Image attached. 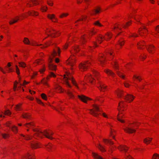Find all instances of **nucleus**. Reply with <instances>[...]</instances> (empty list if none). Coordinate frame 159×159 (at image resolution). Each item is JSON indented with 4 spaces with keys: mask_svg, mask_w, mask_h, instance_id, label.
<instances>
[{
    "mask_svg": "<svg viewBox=\"0 0 159 159\" xmlns=\"http://www.w3.org/2000/svg\"><path fill=\"white\" fill-rule=\"evenodd\" d=\"M49 79V77H48L46 78H44L43 79L41 82L42 83L44 84V85H47L48 86V84H47V80H48Z\"/></svg>",
    "mask_w": 159,
    "mask_h": 159,
    "instance_id": "nucleus-28",
    "label": "nucleus"
},
{
    "mask_svg": "<svg viewBox=\"0 0 159 159\" xmlns=\"http://www.w3.org/2000/svg\"><path fill=\"white\" fill-rule=\"evenodd\" d=\"M16 72L18 75H19V74H20V70H19L18 66L16 65Z\"/></svg>",
    "mask_w": 159,
    "mask_h": 159,
    "instance_id": "nucleus-53",
    "label": "nucleus"
},
{
    "mask_svg": "<svg viewBox=\"0 0 159 159\" xmlns=\"http://www.w3.org/2000/svg\"><path fill=\"white\" fill-rule=\"evenodd\" d=\"M19 20V18L18 17V18L16 19H13L11 21H10L9 22V23L10 24H12L14 23H15L17 21Z\"/></svg>",
    "mask_w": 159,
    "mask_h": 159,
    "instance_id": "nucleus-40",
    "label": "nucleus"
},
{
    "mask_svg": "<svg viewBox=\"0 0 159 159\" xmlns=\"http://www.w3.org/2000/svg\"><path fill=\"white\" fill-rule=\"evenodd\" d=\"M74 50L76 52H78L79 51V46L78 45L76 46L74 48Z\"/></svg>",
    "mask_w": 159,
    "mask_h": 159,
    "instance_id": "nucleus-55",
    "label": "nucleus"
},
{
    "mask_svg": "<svg viewBox=\"0 0 159 159\" xmlns=\"http://www.w3.org/2000/svg\"><path fill=\"white\" fill-rule=\"evenodd\" d=\"M85 78L88 79L91 83H93L94 79L91 75L89 74L88 75L85 77Z\"/></svg>",
    "mask_w": 159,
    "mask_h": 159,
    "instance_id": "nucleus-14",
    "label": "nucleus"
},
{
    "mask_svg": "<svg viewBox=\"0 0 159 159\" xmlns=\"http://www.w3.org/2000/svg\"><path fill=\"white\" fill-rule=\"evenodd\" d=\"M133 78H135V79H137L139 81H140V79L139 78V76H137L135 75H134V76H133Z\"/></svg>",
    "mask_w": 159,
    "mask_h": 159,
    "instance_id": "nucleus-60",
    "label": "nucleus"
},
{
    "mask_svg": "<svg viewBox=\"0 0 159 159\" xmlns=\"http://www.w3.org/2000/svg\"><path fill=\"white\" fill-rule=\"evenodd\" d=\"M33 131L35 132L34 135L37 137L42 138L43 135L45 136L46 138L52 139H53V137L51 136V135L53 134V133L52 132L49 133L46 130H44L43 132L40 130L38 129H33Z\"/></svg>",
    "mask_w": 159,
    "mask_h": 159,
    "instance_id": "nucleus-1",
    "label": "nucleus"
},
{
    "mask_svg": "<svg viewBox=\"0 0 159 159\" xmlns=\"http://www.w3.org/2000/svg\"><path fill=\"white\" fill-rule=\"evenodd\" d=\"M30 115L27 113H24L22 115V116L24 118L29 119L30 117Z\"/></svg>",
    "mask_w": 159,
    "mask_h": 159,
    "instance_id": "nucleus-26",
    "label": "nucleus"
},
{
    "mask_svg": "<svg viewBox=\"0 0 159 159\" xmlns=\"http://www.w3.org/2000/svg\"><path fill=\"white\" fill-rule=\"evenodd\" d=\"M47 148L49 151H51L52 149H54V146L51 143H49L48 144L46 145Z\"/></svg>",
    "mask_w": 159,
    "mask_h": 159,
    "instance_id": "nucleus-17",
    "label": "nucleus"
},
{
    "mask_svg": "<svg viewBox=\"0 0 159 159\" xmlns=\"http://www.w3.org/2000/svg\"><path fill=\"white\" fill-rule=\"evenodd\" d=\"M57 89L60 91V92H62V88L59 86H58L57 88Z\"/></svg>",
    "mask_w": 159,
    "mask_h": 159,
    "instance_id": "nucleus-59",
    "label": "nucleus"
},
{
    "mask_svg": "<svg viewBox=\"0 0 159 159\" xmlns=\"http://www.w3.org/2000/svg\"><path fill=\"white\" fill-rule=\"evenodd\" d=\"M1 134L2 136V137L5 139H6V138H8L9 137V135L7 134Z\"/></svg>",
    "mask_w": 159,
    "mask_h": 159,
    "instance_id": "nucleus-43",
    "label": "nucleus"
},
{
    "mask_svg": "<svg viewBox=\"0 0 159 159\" xmlns=\"http://www.w3.org/2000/svg\"><path fill=\"white\" fill-rule=\"evenodd\" d=\"M94 24L95 25H98L100 26H102V25L99 22V21L98 20L95 22Z\"/></svg>",
    "mask_w": 159,
    "mask_h": 159,
    "instance_id": "nucleus-47",
    "label": "nucleus"
},
{
    "mask_svg": "<svg viewBox=\"0 0 159 159\" xmlns=\"http://www.w3.org/2000/svg\"><path fill=\"white\" fill-rule=\"evenodd\" d=\"M146 46L148 51L150 53H152L153 50L155 48L154 46L151 44Z\"/></svg>",
    "mask_w": 159,
    "mask_h": 159,
    "instance_id": "nucleus-11",
    "label": "nucleus"
},
{
    "mask_svg": "<svg viewBox=\"0 0 159 159\" xmlns=\"http://www.w3.org/2000/svg\"><path fill=\"white\" fill-rule=\"evenodd\" d=\"M123 91L119 89L118 91H116V93L118 97L121 98L122 96H124L123 93Z\"/></svg>",
    "mask_w": 159,
    "mask_h": 159,
    "instance_id": "nucleus-16",
    "label": "nucleus"
},
{
    "mask_svg": "<svg viewBox=\"0 0 159 159\" xmlns=\"http://www.w3.org/2000/svg\"><path fill=\"white\" fill-rule=\"evenodd\" d=\"M131 22V21H130L127 22L126 23L125 25H124L123 24L122 26H123V27L125 28L127 26H128L130 25Z\"/></svg>",
    "mask_w": 159,
    "mask_h": 159,
    "instance_id": "nucleus-44",
    "label": "nucleus"
},
{
    "mask_svg": "<svg viewBox=\"0 0 159 159\" xmlns=\"http://www.w3.org/2000/svg\"><path fill=\"white\" fill-rule=\"evenodd\" d=\"M60 50L59 48L57 47V49L53 50V52L52 54L53 57L57 55L58 54L59 56L60 55Z\"/></svg>",
    "mask_w": 159,
    "mask_h": 159,
    "instance_id": "nucleus-10",
    "label": "nucleus"
},
{
    "mask_svg": "<svg viewBox=\"0 0 159 159\" xmlns=\"http://www.w3.org/2000/svg\"><path fill=\"white\" fill-rule=\"evenodd\" d=\"M67 93L70 98H72L74 97V95L69 90L67 91Z\"/></svg>",
    "mask_w": 159,
    "mask_h": 159,
    "instance_id": "nucleus-33",
    "label": "nucleus"
},
{
    "mask_svg": "<svg viewBox=\"0 0 159 159\" xmlns=\"http://www.w3.org/2000/svg\"><path fill=\"white\" fill-rule=\"evenodd\" d=\"M69 61L68 64L72 66L75 62V58L74 57H70L69 59Z\"/></svg>",
    "mask_w": 159,
    "mask_h": 159,
    "instance_id": "nucleus-13",
    "label": "nucleus"
},
{
    "mask_svg": "<svg viewBox=\"0 0 159 159\" xmlns=\"http://www.w3.org/2000/svg\"><path fill=\"white\" fill-rule=\"evenodd\" d=\"M99 89L101 91H104L106 89V86L102 84H100L99 87H98Z\"/></svg>",
    "mask_w": 159,
    "mask_h": 159,
    "instance_id": "nucleus-24",
    "label": "nucleus"
},
{
    "mask_svg": "<svg viewBox=\"0 0 159 159\" xmlns=\"http://www.w3.org/2000/svg\"><path fill=\"white\" fill-rule=\"evenodd\" d=\"M67 75L68 76V77H66V76H65V77H64V78H65V84L68 87H71V86L70 85V84H69V83L67 81V80H71L72 81V83L74 85L76 86V83H75L74 80L73 79V77H71L70 75L69 74H67Z\"/></svg>",
    "mask_w": 159,
    "mask_h": 159,
    "instance_id": "nucleus-3",
    "label": "nucleus"
},
{
    "mask_svg": "<svg viewBox=\"0 0 159 159\" xmlns=\"http://www.w3.org/2000/svg\"><path fill=\"white\" fill-rule=\"evenodd\" d=\"M98 148L102 152H104L105 151V150L104 149V147L100 144H98Z\"/></svg>",
    "mask_w": 159,
    "mask_h": 159,
    "instance_id": "nucleus-37",
    "label": "nucleus"
},
{
    "mask_svg": "<svg viewBox=\"0 0 159 159\" xmlns=\"http://www.w3.org/2000/svg\"><path fill=\"white\" fill-rule=\"evenodd\" d=\"M28 14L29 15L37 16L38 15V13L34 11H29L28 12Z\"/></svg>",
    "mask_w": 159,
    "mask_h": 159,
    "instance_id": "nucleus-27",
    "label": "nucleus"
},
{
    "mask_svg": "<svg viewBox=\"0 0 159 159\" xmlns=\"http://www.w3.org/2000/svg\"><path fill=\"white\" fill-rule=\"evenodd\" d=\"M24 126L27 128H30L34 126V125L32 122L27 123L24 125Z\"/></svg>",
    "mask_w": 159,
    "mask_h": 159,
    "instance_id": "nucleus-31",
    "label": "nucleus"
},
{
    "mask_svg": "<svg viewBox=\"0 0 159 159\" xmlns=\"http://www.w3.org/2000/svg\"><path fill=\"white\" fill-rule=\"evenodd\" d=\"M49 76L50 77H56V75H55L53 73L51 72L50 73Z\"/></svg>",
    "mask_w": 159,
    "mask_h": 159,
    "instance_id": "nucleus-62",
    "label": "nucleus"
},
{
    "mask_svg": "<svg viewBox=\"0 0 159 159\" xmlns=\"http://www.w3.org/2000/svg\"><path fill=\"white\" fill-rule=\"evenodd\" d=\"M24 43L26 44H30V42L29 39L26 38H25L24 39L23 41Z\"/></svg>",
    "mask_w": 159,
    "mask_h": 159,
    "instance_id": "nucleus-39",
    "label": "nucleus"
},
{
    "mask_svg": "<svg viewBox=\"0 0 159 159\" xmlns=\"http://www.w3.org/2000/svg\"><path fill=\"white\" fill-rule=\"evenodd\" d=\"M145 42L143 41H142L141 42L138 43L137 44L138 48L139 49H142V48L141 47L142 46H144L143 44H145Z\"/></svg>",
    "mask_w": 159,
    "mask_h": 159,
    "instance_id": "nucleus-18",
    "label": "nucleus"
},
{
    "mask_svg": "<svg viewBox=\"0 0 159 159\" xmlns=\"http://www.w3.org/2000/svg\"><path fill=\"white\" fill-rule=\"evenodd\" d=\"M116 73L120 77H122V78H124V76L122 75V73H121L120 72L117 71Z\"/></svg>",
    "mask_w": 159,
    "mask_h": 159,
    "instance_id": "nucleus-45",
    "label": "nucleus"
},
{
    "mask_svg": "<svg viewBox=\"0 0 159 159\" xmlns=\"http://www.w3.org/2000/svg\"><path fill=\"white\" fill-rule=\"evenodd\" d=\"M30 145L33 149H36L39 148V143L36 141H33L30 142Z\"/></svg>",
    "mask_w": 159,
    "mask_h": 159,
    "instance_id": "nucleus-5",
    "label": "nucleus"
},
{
    "mask_svg": "<svg viewBox=\"0 0 159 159\" xmlns=\"http://www.w3.org/2000/svg\"><path fill=\"white\" fill-rule=\"evenodd\" d=\"M100 9L98 8L97 9H96L94 10V11L95 12L94 14H97L99 13L100 11Z\"/></svg>",
    "mask_w": 159,
    "mask_h": 159,
    "instance_id": "nucleus-58",
    "label": "nucleus"
},
{
    "mask_svg": "<svg viewBox=\"0 0 159 159\" xmlns=\"http://www.w3.org/2000/svg\"><path fill=\"white\" fill-rule=\"evenodd\" d=\"M41 97L43 99L46 100L47 99L46 95L44 93H42L41 95Z\"/></svg>",
    "mask_w": 159,
    "mask_h": 159,
    "instance_id": "nucleus-51",
    "label": "nucleus"
},
{
    "mask_svg": "<svg viewBox=\"0 0 159 159\" xmlns=\"http://www.w3.org/2000/svg\"><path fill=\"white\" fill-rule=\"evenodd\" d=\"M52 61V60L50 58L49 61V63L48 64L49 68L51 70H56V66L51 63Z\"/></svg>",
    "mask_w": 159,
    "mask_h": 159,
    "instance_id": "nucleus-9",
    "label": "nucleus"
},
{
    "mask_svg": "<svg viewBox=\"0 0 159 159\" xmlns=\"http://www.w3.org/2000/svg\"><path fill=\"white\" fill-rule=\"evenodd\" d=\"M118 149L120 151H124L126 152L128 149V148L125 145H121L119 147Z\"/></svg>",
    "mask_w": 159,
    "mask_h": 159,
    "instance_id": "nucleus-23",
    "label": "nucleus"
},
{
    "mask_svg": "<svg viewBox=\"0 0 159 159\" xmlns=\"http://www.w3.org/2000/svg\"><path fill=\"white\" fill-rule=\"evenodd\" d=\"M31 1L34 5H36L38 4L37 0H31Z\"/></svg>",
    "mask_w": 159,
    "mask_h": 159,
    "instance_id": "nucleus-56",
    "label": "nucleus"
},
{
    "mask_svg": "<svg viewBox=\"0 0 159 159\" xmlns=\"http://www.w3.org/2000/svg\"><path fill=\"white\" fill-rule=\"evenodd\" d=\"M153 159H159V155L157 153L154 154L152 157Z\"/></svg>",
    "mask_w": 159,
    "mask_h": 159,
    "instance_id": "nucleus-42",
    "label": "nucleus"
},
{
    "mask_svg": "<svg viewBox=\"0 0 159 159\" xmlns=\"http://www.w3.org/2000/svg\"><path fill=\"white\" fill-rule=\"evenodd\" d=\"M138 35L136 34L135 33H131V35H130V37H138Z\"/></svg>",
    "mask_w": 159,
    "mask_h": 159,
    "instance_id": "nucleus-57",
    "label": "nucleus"
},
{
    "mask_svg": "<svg viewBox=\"0 0 159 159\" xmlns=\"http://www.w3.org/2000/svg\"><path fill=\"white\" fill-rule=\"evenodd\" d=\"M98 61L100 62V64L102 66L105 61V58L103 57V56H101L99 58Z\"/></svg>",
    "mask_w": 159,
    "mask_h": 159,
    "instance_id": "nucleus-25",
    "label": "nucleus"
},
{
    "mask_svg": "<svg viewBox=\"0 0 159 159\" xmlns=\"http://www.w3.org/2000/svg\"><path fill=\"white\" fill-rule=\"evenodd\" d=\"M41 9L43 11H46L47 9V7H43Z\"/></svg>",
    "mask_w": 159,
    "mask_h": 159,
    "instance_id": "nucleus-63",
    "label": "nucleus"
},
{
    "mask_svg": "<svg viewBox=\"0 0 159 159\" xmlns=\"http://www.w3.org/2000/svg\"><path fill=\"white\" fill-rule=\"evenodd\" d=\"M34 156V155L33 154H32L28 153L26 155L23 157L21 159H33V157Z\"/></svg>",
    "mask_w": 159,
    "mask_h": 159,
    "instance_id": "nucleus-12",
    "label": "nucleus"
},
{
    "mask_svg": "<svg viewBox=\"0 0 159 159\" xmlns=\"http://www.w3.org/2000/svg\"><path fill=\"white\" fill-rule=\"evenodd\" d=\"M50 43L48 42H47L45 43V45H43V47H41V48H45L47 47L50 45Z\"/></svg>",
    "mask_w": 159,
    "mask_h": 159,
    "instance_id": "nucleus-54",
    "label": "nucleus"
},
{
    "mask_svg": "<svg viewBox=\"0 0 159 159\" xmlns=\"http://www.w3.org/2000/svg\"><path fill=\"white\" fill-rule=\"evenodd\" d=\"M143 29L144 30L146 31H148V30L147 29V28H146V27L145 26H143V28H142L141 30H140V29L139 30V34L141 36H143V34L144 33V32L143 31Z\"/></svg>",
    "mask_w": 159,
    "mask_h": 159,
    "instance_id": "nucleus-19",
    "label": "nucleus"
},
{
    "mask_svg": "<svg viewBox=\"0 0 159 159\" xmlns=\"http://www.w3.org/2000/svg\"><path fill=\"white\" fill-rule=\"evenodd\" d=\"M18 63L19 66L25 68L26 66L25 63L23 62H19Z\"/></svg>",
    "mask_w": 159,
    "mask_h": 159,
    "instance_id": "nucleus-35",
    "label": "nucleus"
},
{
    "mask_svg": "<svg viewBox=\"0 0 159 159\" xmlns=\"http://www.w3.org/2000/svg\"><path fill=\"white\" fill-rule=\"evenodd\" d=\"M94 110L93 109L90 110V113L93 116L97 117V116L98 115V114L96 112V111H101L100 109L95 104H94L93 106Z\"/></svg>",
    "mask_w": 159,
    "mask_h": 159,
    "instance_id": "nucleus-2",
    "label": "nucleus"
},
{
    "mask_svg": "<svg viewBox=\"0 0 159 159\" xmlns=\"http://www.w3.org/2000/svg\"><path fill=\"white\" fill-rule=\"evenodd\" d=\"M93 156L95 159H103L102 157L100 156L98 154L94 152H92Z\"/></svg>",
    "mask_w": 159,
    "mask_h": 159,
    "instance_id": "nucleus-21",
    "label": "nucleus"
},
{
    "mask_svg": "<svg viewBox=\"0 0 159 159\" xmlns=\"http://www.w3.org/2000/svg\"><path fill=\"white\" fill-rule=\"evenodd\" d=\"M118 107L120 108H121L124 107V102L123 101H121L119 102L118 104Z\"/></svg>",
    "mask_w": 159,
    "mask_h": 159,
    "instance_id": "nucleus-36",
    "label": "nucleus"
},
{
    "mask_svg": "<svg viewBox=\"0 0 159 159\" xmlns=\"http://www.w3.org/2000/svg\"><path fill=\"white\" fill-rule=\"evenodd\" d=\"M126 132L129 133H133L136 132V129L132 128L127 127L126 128L124 129Z\"/></svg>",
    "mask_w": 159,
    "mask_h": 159,
    "instance_id": "nucleus-8",
    "label": "nucleus"
},
{
    "mask_svg": "<svg viewBox=\"0 0 159 159\" xmlns=\"http://www.w3.org/2000/svg\"><path fill=\"white\" fill-rule=\"evenodd\" d=\"M152 138H146L144 139L143 142L145 143L148 144L152 141Z\"/></svg>",
    "mask_w": 159,
    "mask_h": 159,
    "instance_id": "nucleus-30",
    "label": "nucleus"
},
{
    "mask_svg": "<svg viewBox=\"0 0 159 159\" xmlns=\"http://www.w3.org/2000/svg\"><path fill=\"white\" fill-rule=\"evenodd\" d=\"M48 32L51 33V35L47 34L48 35V36H51L52 37H55V35H54V36L52 35L53 34H55V33H51V31L50 30H49Z\"/></svg>",
    "mask_w": 159,
    "mask_h": 159,
    "instance_id": "nucleus-46",
    "label": "nucleus"
},
{
    "mask_svg": "<svg viewBox=\"0 0 159 159\" xmlns=\"http://www.w3.org/2000/svg\"><path fill=\"white\" fill-rule=\"evenodd\" d=\"M90 62L88 61H86L83 63H81L79 66L80 68L81 71H85L90 64Z\"/></svg>",
    "mask_w": 159,
    "mask_h": 159,
    "instance_id": "nucleus-4",
    "label": "nucleus"
},
{
    "mask_svg": "<svg viewBox=\"0 0 159 159\" xmlns=\"http://www.w3.org/2000/svg\"><path fill=\"white\" fill-rule=\"evenodd\" d=\"M48 17L53 22H55L57 20V19L55 17V16L54 14L48 15Z\"/></svg>",
    "mask_w": 159,
    "mask_h": 159,
    "instance_id": "nucleus-15",
    "label": "nucleus"
},
{
    "mask_svg": "<svg viewBox=\"0 0 159 159\" xmlns=\"http://www.w3.org/2000/svg\"><path fill=\"white\" fill-rule=\"evenodd\" d=\"M68 15V13H63L60 16V17L63 18L64 16L66 17Z\"/></svg>",
    "mask_w": 159,
    "mask_h": 159,
    "instance_id": "nucleus-49",
    "label": "nucleus"
},
{
    "mask_svg": "<svg viewBox=\"0 0 159 159\" xmlns=\"http://www.w3.org/2000/svg\"><path fill=\"white\" fill-rule=\"evenodd\" d=\"M118 43L120 46H122L124 44V41L123 40L121 39L119 41Z\"/></svg>",
    "mask_w": 159,
    "mask_h": 159,
    "instance_id": "nucleus-50",
    "label": "nucleus"
},
{
    "mask_svg": "<svg viewBox=\"0 0 159 159\" xmlns=\"http://www.w3.org/2000/svg\"><path fill=\"white\" fill-rule=\"evenodd\" d=\"M105 72L107 75H110L112 77H114L115 75L114 73L110 70H105Z\"/></svg>",
    "mask_w": 159,
    "mask_h": 159,
    "instance_id": "nucleus-22",
    "label": "nucleus"
},
{
    "mask_svg": "<svg viewBox=\"0 0 159 159\" xmlns=\"http://www.w3.org/2000/svg\"><path fill=\"white\" fill-rule=\"evenodd\" d=\"M11 113L9 110H7L5 111L4 114L5 115H9L11 114Z\"/></svg>",
    "mask_w": 159,
    "mask_h": 159,
    "instance_id": "nucleus-48",
    "label": "nucleus"
},
{
    "mask_svg": "<svg viewBox=\"0 0 159 159\" xmlns=\"http://www.w3.org/2000/svg\"><path fill=\"white\" fill-rule=\"evenodd\" d=\"M123 117V116L119 115V114H118V115L117 120L118 121L122 123H124L125 122L124 120L121 119Z\"/></svg>",
    "mask_w": 159,
    "mask_h": 159,
    "instance_id": "nucleus-32",
    "label": "nucleus"
},
{
    "mask_svg": "<svg viewBox=\"0 0 159 159\" xmlns=\"http://www.w3.org/2000/svg\"><path fill=\"white\" fill-rule=\"evenodd\" d=\"M155 30L158 33L159 32V25H158L156 26L155 28Z\"/></svg>",
    "mask_w": 159,
    "mask_h": 159,
    "instance_id": "nucleus-64",
    "label": "nucleus"
},
{
    "mask_svg": "<svg viewBox=\"0 0 159 159\" xmlns=\"http://www.w3.org/2000/svg\"><path fill=\"white\" fill-rule=\"evenodd\" d=\"M81 42L82 44H84L85 42H86L85 38L84 37V35L82 36L81 37Z\"/></svg>",
    "mask_w": 159,
    "mask_h": 159,
    "instance_id": "nucleus-41",
    "label": "nucleus"
},
{
    "mask_svg": "<svg viewBox=\"0 0 159 159\" xmlns=\"http://www.w3.org/2000/svg\"><path fill=\"white\" fill-rule=\"evenodd\" d=\"M21 105L20 104H19L16 105L15 107V109L16 110H20V106Z\"/></svg>",
    "mask_w": 159,
    "mask_h": 159,
    "instance_id": "nucleus-52",
    "label": "nucleus"
},
{
    "mask_svg": "<svg viewBox=\"0 0 159 159\" xmlns=\"http://www.w3.org/2000/svg\"><path fill=\"white\" fill-rule=\"evenodd\" d=\"M78 97L82 101L85 103H86L87 101L88 100H91L92 99L90 98L86 97L83 95H79Z\"/></svg>",
    "mask_w": 159,
    "mask_h": 159,
    "instance_id": "nucleus-6",
    "label": "nucleus"
},
{
    "mask_svg": "<svg viewBox=\"0 0 159 159\" xmlns=\"http://www.w3.org/2000/svg\"><path fill=\"white\" fill-rule=\"evenodd\" d=\"M134 98V97L132 95L128 94L124 96V98L126 100L129 101V102L132 101L133 100Z\"/></svg>",
    "mask_w": 159,
    "mask_h": 159,
    "instance_id": "nucleus-7",
    "label": "nucleus"
},
{
    "mask_svg": "<svg viewBox=\"0 0 159 159\" xmlns=\"http://www.w3.org/2000/svg\"><path fill=\"white\" fill-rule=\"evenodd\" d=\"M7 126L10 127L12 130L15 133H17V127L15 126H10L9 125V124H7Z\"/></svg>",
    "mask_w": 159,
    "mask_h": 159,
    "instance_id": "nucleus-20",
    "label": "nucleus"
},
{
    "mask_svg": "<svg viewBox=\"0 0 159 159\" xmlns=\"http://www.w3.org/2000/svg\"><path fill=\"white\" fill-rule=\"evenodd\" d=\"M106 35H107L109 39H111L112 34L111 33H107L106 34Z\"/></svg>",
    "mask_w": 159,
    "mask_h": 159,
    "instance_id": "nucleus-61",
    "label": "nucleus"
},
{
    "mask_svg": "<svg viewBox=\"0 0 159 159\" xmlns=\"http://www.w3.org/2000/svg\"><path fill=\"white\" fill-rule=\"evenodd\" d=\"M103 39V37L101 36H99L96 39L98 41L99 43H101L102 41V39Z\"/></svg>",
    "mask_w": 159,
    "mask_h": 159,
    "instance_id": "nucleus-38",
    "label": "nucleus"
},
{
    "mask_svg": "<svg viewBox=\"0 0 159 159\" xmlns=\"http://www.w3.org/2000/svg\"><path fill=\"white\" fill-rule=\"evenodd\" d=\"M103 141L105 143H109L110 144H113V142L110 140H109L106 139H104Z\"/></svg>",
    "mask_w": 159,
    "mask_h": 159,
    "instance_id": "nucleus-34",
    "label": "nucleus"
},
{
    "mask_svg": "<svg viewBox=\"0 0 159 159\" xmlns=\"http://www.w3.org/2000/svg\"><path fill=\"white\" fill-rule=\"evenodd\" d=\"M21 136H23L24 138V139L26 140H31L32 137H33L32 136L29 135H27L26 136L21 135Z\"/></svg>",
    "mask_w": 159,
    "mask_h": 159,
    "instance_id": "nucleus-29",
    "label": "nucleus"
}]
</instances>
